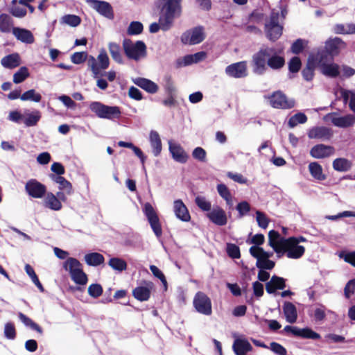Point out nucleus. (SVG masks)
<instances>
[{
	"instance_id": "8",
	"label": "nucleus",
	"mask_w": 355,
	"mask_h": 355,
	"mask_svg": "<svg viewBox=\"0 0 355 355\" xmlns=\"http://www.w3.org/2000/svg\"><path fill=\"white\" fill-rule=\"evenodd\" d=\"M270 105L277 109H291L295 107V101L293 98H288L281 91L273 92L270 96Z\"/></svg>"
},
{
	"instance_id": "51",
	"label": "nucleus",
	"mask_w": 355,
	"mask_h": 355,
	"mask_svg": "<svg viewBox=\"0 0 355 355\" xmlns=\"http://www.w3.org/2000/svg\"><path fill=\"white\" fill-rule=\"evenodd\" d=\"M12 3L13 6L10 9L11 15L18 18L24 17L27 13L26 8L17 6V0H12Z\"/></svg>"
},
{
	"instance_id": "52",
	"label": "nucleus",
	"mask_w": 355,
	"mask_h": 355,
	"mask_svg": "<svg viewBox=\"0 0 355 355\" xmlns=\"http://www.w3.org/2000/svg\"><path fill=\"white\" fill-rule=\"evenodd\" d=\"M143 30V24L140 21H134L130 24L127 29V33L129 35H137L141 33Z\"/></svg>"
},
{
	"instance_id": "34",
	"label": "nucleus",
	"mask_w": 355,
	"mask_h": 355,
	"mask_svg": "<svg viewBox=\"0 0 355 355\" xmlns=\"http://www.w3.org/2000/svg\"><path fill=\"white\" fill-rule=\"evenodd\" d=\"M321 73L329 78H336L340 74V67L336 63H327L320 67Z\"/></svg>"
},
{
	"instance_id": "38",
	"label": "nucleus",
	"mask_w": 355,
	"mask_h": 355,
	"mask_svg": "<svg viewBox=\"0 0 355 355\" xmlns=\"http://www.w3.org/2000/svg\"><path fill=\"white\" fill-rule=\"evenodd\" d=\"M18 318L19 320L27 327L31 328L32 330H34L39 334H42L43 331L42 329L32 319L28 318L27 315L24 314L21 312H19Z\"/></svg>"
},
{
	"instance_id": "63",
	"label": "nucleus",
	"mask_w": 355,
	"mask_h": 355,
	"mask_svg": "<svg viewBox=\"0 0 355 355\" xmlns=\"http://www.w3.org/2000/svg\"><path fill=\"white\" fill-rule=\"evenodd\" d=\"M256 215H257L256 219H257L258 225L263 229L267 228L268 223H269V220L268 219L266 216L263 212H261L260 211H257Z\"/></svg>"
},
{
	"instance_id": "10",
	"label": "nucleus",
	"mask_w": 355,
	"mask_h": 355,
	"mask_svg": "<svg viewBox=\"0 0 355 355\" xmlns=\"http://www.w3.org/2000/svg\"><path fill=\"white\" fill-rule=\"evenodd\" d=\"M193 303L198 313L205 315H210L212 313L211 301L205 293L198 292L194 296Z\"/></svg>"
},
{
	"instance_id": "7",
	"label": "nucleus",
	"mask_w": 355,
	"mask_h": 355,
	"mask_svg": "<svg viewBox=\"0 0 355 355\" xmlns=\"http://www.w3.org/2000/svg\"><path fill=\"white\" fill-rule=\"evenodd\" d=\"M205 38L204 27L198 26L184 32L180 40L184 44L195 45L202 42Z\"/></svg>"
},
{
	"instance_id": "26",
	"label": "nucleus",
	"mask_w": 355,
	"mask_h": 355,
	"mask_svg": "<svg viewBox=\"0 0 355 355\" xmlns=\"http://www.w3.org/2000/svg\"><path fill=\"white\" fill-rule=\"evenodd\" d=\"M41 112L35 110L30 112L29 110H25L24 112L23 123L26 127H33L37 124L41 119Z\"/></svg>"
},
{
	"instance_id": "48",
	"label": "nucleus",
	"mask_w": 355,
	"mask_h": 355,
	"mask_svg": "<svg viewBox=\"0 0 355 355\" xmlns=\"http://www.w3.org/2000/svg\"><path fill=\"white\" fill-rule=\"evenodd\" d=\"M70 275L71 279L77 284L85 285L87 282V277L83 269L76 270Z\"/></svg>"
},
{
	"instance_id": "44",
	"label": "nucleus",
	"mask_w": 355,
	"mask_h": 355,
	"mask_svg": "<svg viewBox=\"0 0 355 355\" xmlns=\"http://www.w3.org/2000/svg\"><path fill=\"white\" fill-rule=\"evenodd\" d=\"M108 265L113 270L122 272L125 270L127 268V263L126 261L119 257H112L108 261Z\"/></svg>"
},
{
	"instance_id": "35",
	"label": "nucleus",
	"mask_w": 355,
	"mask_h": 355,
	"mask_svg": "<svg viewBox=\"0 0 355 355\" xmlns=\"http://www.w3.org/2000/svg\"><path fill=\"white\" fill-rule=\"evenodd\" d=\"M333 168L339 172H346L351 169L352 162L346 158H336L332 163Z\"/></svg>"
},
{
	"instance_id": "58",
	"label": "nucleus",
	"mask_w": 355,
	"mask_h": 355,
	"mask_svg": "<svg viewBox=\"0 0 355 355\" xmlns=\"http://www.w3.org/2000/svg\"><path fill=\"white\" fill-rule=\"evenodd\" d=\"M206 155L207 153L202 147H196L192 152L193 157L200 162H206Z\"/></svg>"
},
{
	"instance_id": "5",
	"label": "nucleus",
	"mask_w": 355,
	"mask_h": 355,
	"mask_svg": "<svg viewBox=\"0 0 355 355\" xmlns=\"http://www.w3.org/2000/svg\"><path fill=\"white\" fill-rule=\"evenodd\" d=\"M279 12L272 10L269 19L265 23L266 36L272 42H275L282 35L283 26L279 24Z\"/></svg>"
},
{
	"instance_id": "15",
	"label": "nucleus",
	"mask_w": 355,
	"mask_h": 355,
	"mask_svg": "<svg viewBox=\"0 0 355 355\" xmlns=\"http://www.w3.org/2000/svg\"><path fill=\"white\" fill-rule=\"evenodd\" d=\"M207 216L210 221L218 226L225 225L227 223V217L225 211L218 206L213 208L207 213Z\"/></svg>"
},
{
	"instance_id": "60",
	"label": "nucleus",
	"mask_w": 355,
	"mask_h": 355,
	"mask_svg": "<svg viewBox=\"0 0 355 355\" xmlns=\"http://www.w3.org/2000/svg\"><path fill=\"white\" fill-rule=\"evenodd\" d=\"M87 58V52H76L71 56V60L73 64H80L83 63Z\"/></svg>"
},
{
	"instance_id": "64",
	"label": "nucleus",
	"mask_w": 355,
	"mask_h": 355,
	"mask_svg": "<svg viewBox=\"0 0 355 355\" xmlns=\"http://www.w3.org/2000/svg\"><path fill=\"white\" fill-rule=\"evenodd\" d=\"M217 191L219 196L224 200L229 197L232 196L228 187L223 183L218 184L216 187Z\"/></svg>"
},
{
	"instance_id": "62",
	"label": "nucleus",
	"mask_w": 355,
	"mask_h": 355,
	"mask_svg": "<svg viewBox=\"0 0 355 355\" xmlns=\"http://www.w3.org/2000/svg\"><path fill=\"white\" fill-rule=\"evenodd\" d=\"M277 355H287V351L284 347L276 342H272L268 347Z\"/></svg>"
},
{
	"instance_id": "13",
	"label": "nucleus",
	"mask_w": 355,
	"mask_h": 355,
	"mask_svg": "<svg viewBox=\"0 0 355 355\" xmlns=\"http://www.w3.org/2000/svg\"><path fill=\"white\" fill-rule=\"evenodd\" d=\"M86 1L100 15L109 19L114 18L113 8L108 2L101 0H87Z\"/></svg>"
},
{
	"instance_id": "36",
	"label": "nucleus",
	"mask_w": 355,
	"mask_h": 355,
	"mask_svg": "<svg viewBox=\"0 0 355 355\" xmlns=\"http://www.w3.org/2000/svg\"><path fill=\"white\" fill-rule=\"evenodd\" d=\"M108 48L112 59L119 64H123V60L120 45L115 42H110Z\"/></svg>"
},
{
	"instance_id": "61",
	"label": "nucleus",
	"mask_w": 355,
	"mask_h": 355,
	"mask_svg": "<svg viewBox=\"0 0 355 355\" xmlns=\"http://www.w3.org/2000/svg\"><path fill=\"white\" fill-rule=\"evenodd\" d=\"M103 293V288L98 284H92L88 288L89 295L94 298H96L101 295Z\"/></svg>"
},
{
	"instance_id": "33",
	"label": "nucleus",
	"mask_w": 355,
	"mask_h": 355,
	"mask_svg": "<svg viewBox=\"0 0 355 355\" xmlns=\"http://www.w3.org/2000/svg\"><path fill=\"white\" fill-rule=\"evenodd\" d=\"M149 139L153 153L155 157H157L162 151V141L158 132L151 130Z\"/></svg>"
},
{
	"instance_id": "39",
	"label": "nucleus",
	"mask_w": 355,
	"mask_h": 355,
	"mask_svg": "<svg viewBox=\"0 0 355 355\" xmlns=\"http://www.w3.org/2000/svg\"><path fill=\"white\" fill-rule=\"evenodd\" d=\"M13 26V20L8 15L2 13L0 15V31L8 33L11 31Z\"/></svg>"
},
{
	"instance_id": "47",
	"label": "nucleus",
	"mask_w": 355,
	"mask_h": 355,
	"mask_svg": "<svg viewBox=\"0 0 355 355\" xmlns=\"http://www.w3.org/2000/svg\"><path fill=\"white\" fill-rule=\"evenodd\" d=\"M30 76L28 69L26 67H21L13 75V82L19 84L24 81Z\"/></svg>"
},
{
	"instance_id": "19",
	"label": "nucleus",
	"mask_w": 355,
	"mask_h": 355,
	"mask_svg": "<svg viewBox=\"0 0 355 355\" xmlns=\"http://www.w3.org/2000/svg\"><path fill=\"white\" fill-rule=\"evenodd\" d=\"M168 146L170 153L175 161L182 164L187 162L189 156L180 144H173L169 141Z\"/></svg>"
},
{
	"instance_id": "43",
	"label": "nucleus",
	"mask_w": 355,
	"mask_h": 355,
	"mask_svg": "<svg viewBox=\"0 0 355 355\" xmlns=\"http://www.w3.org/2000/svg\"><path fill=\"white\" fill-rule=\"evenodd\" d=\"M316 65L312 61V58H308L306 67L302 71V75L304 80L311 81L314 76V71Z\"/></svg>"
},
{
	"instance_id": "57",
	"label": "nucleus",
	"mask_w": 355,
	"mask_h": 355,
	"mask_svg": "<svg viewBox=\"0 0 355 355\" xmlns=\"http://www.w3.org/2000/svg\"><path fill=\"white\" fill-rule=\"evenodd\" d=\"M226 251L230 257L232 259H239L241 257L240 248L234 243H227Z\"/></svg>"
},
{
	"instance_id": "37",
	"label": "nucleus",
	"mask_w": 355,
	"mask_h": 355,
	"mask_svg": "<svg viewBox=\"0 0 355 355\" xmlns=\"http://www.w3.org/2000/svg\"><path fill=\"white\" fill-rule=\"evenodd\" d=\"M104 257L98 252H91L85 254V261L87 265L97 266L104 262Z\"/></svg>"
},
{
	"instance_id": "3",
	"label": "nucleus",
	"mask_w": 355,
	"mask_h": 355,
	"mask_svg": "<svg viewBox=\"0 0 355 355\" xmlns=\"http://www.w3.org/2000/svg\"><path fill=\"white\" fill-rule=\"evenodd\" d=\"M89 110L100 119L114 121L121 116V108L118 106H110L99 101H92L89 105Z\"/></svg>"
},
{
	"instance_id": "29",
	"label": "nucleus",
	"mask_w": 355,
	"mask_h": 355,
	"mask_svg": "<svg viewBox=\"0 0 355 355\" xmlns=\"http://www.w3.org/2000/svg\"><path fill=\"white\" fill-rule=\"evenodd\" d=\"M249 252L252 257L257 259L256 266L260 270H272L275 267V263L273 261L258 257L254 248H250Z\"/></svg>"
},
{
	"instance_id": "56",
	"label": "nucleus",
	"mask_w": 355,
	"mask_h": 355,
	"mask_svg": "<svg viewBox=\"0 0 355 355\" xmlns=\"http://www.w3.org/2000/svg\"><path fill=\"white\" fill-rule=\"evenodd\" d=\"M4 336L8 340H14L16 338V329L12 322H8L4 326Z\"/></svg>"
},
{
	"instance_id": "18",
	"label": "nucleus",
	"mask_w": 355,
	"mask_h": 355,
	"mask_svg": "<svg viewBox=\"0 0 355 355\" xmlns=\"http://www.w3.org/2000/svg\"><path fill=\"white\" fill-rule=\"evenodd\" d=\"M335 149L331 146L324 144H317L314 146L310 150V155L316 159H322L333 155Z\"/></svg>"
},
{
	"instance_id": "23",
	"label": "nucleus",
	"mask_w": 355,
	"mask_h": 355,
	"mask_svg": "<svg viewBox=\"0 0 355 355\" xmlns=\"http://www.w3.org/2000/svg\"><path fill=\"white\" fill-rule=\"evenodd\" d=\"M132 82L150 94H155L159 89V87L155 83L145 78H132Z\"/></svg>"
},
{
	"instance_id": "49",
	"label": "nucleus",
	"mask_w": 355,
	"mask_h": 355,
	"mask_svg": "<svg viewBox=\"0 0 355 355\" xmlns=\"http://www.w3.org/2000/svg\"><path fill=\"white\" fill-rule=\"evenodd\" d=\"M42 99V96L40 94L36 92V91L33 89H29L25 92L21 96V101H31L35 103H39Z\"/></svg>"
},
{
	"instance_id": "9",
	"label": "nucleus",
	"mask_w": 355,
	"mask_h": 355,
	"mask_svg": "<svg viewBox=\"0 0 355 355\" xmlns=\"http://www.w3.org/2000/svg\"><path fill=\"white\" fill-rule=\"evenodd\" d=\"M143 211L155 236L157 238L160 237L162 234V230L158 216L153 207L150 203L146 202L143 207Z\"/></svg>"
},
{
	"instance_id": "1",
	"label": "nucleus",
	"mask_w": 355,
	"mask_h": 355,
	"mask_svg": "<svg viewBox=\"0 0 355 355\" xmlns=\"http://www.w3.org/2000/svg\"><path fill=\"white\" fill-rule=\"evenodd\" d=\"M252 71L257 75H263L268 67L279 70L285 64L284 57L277 54L275 48L263 46L252 56Z\"/></svg>"
},
{
	"instance_id": "40",
	"label": "nucleus",
	"mask_w": 355,
	"mask_h": 355,
	"mask_svg": "<svg viewBox=\"0 0 355 355\" xmlns=\"http://www.w3.org/2000/svg\"><path fill=\"white\" fill-rule=\"evenodd\" d=\"M287 239L282 236L280 234L275 230H270L268 233V244L271 248L274 245H284Z\"/></svg>"
},
{
	"instance_id": "11",
	"label": "nucleus",
	"mask_w": 355,
	"mask_h": 355,
	"mask_svg": "<svg viewBox=\"0 0 355 355\" xmlns=\"http://www.w3.org/2000/svg\"><path fill=\"white\" fill-rule=\"evenodd\" d=\"M26 193L34 198H42L46 193V187L35 179L28 180L25 185Z\"/></svg>"
},
{
	"instance_id": "4",
	"label": "nucleus",
	"mask_w": 355,
	"mask_h": 355,
	"mask_svg": "<svg viewBox=\"0 0 355 355\" xmlns=\"http://www.w3.org/2000/svg\"><path fill=\"white\" fill-rule=\"evenodd\" d=\"M123 48L128 58L138 61L146 56V45L143 41L137 40L132 42L130 39H124Z\"/></svg>"
},
{
	"instance_id": "17",
	"label": "nucleus",
	"mask_w": 355,
	"mask_h": 355,
	"mask_svg": "<svg viewBox=\"0 0 355 355\" xmlns=\"http://www.w3.org/2000/svg\"><path fill=\"white\" fill-rule=\"evenodd\" d=\"M332 135L331 129L325 126L314 127L308 132V137L310 139H317L322 141L329 140Z\"/></svg>"
},
{
	"instance_id": "16",
	"label": "nucleus",
	"mask_w": 355,
	"mask_h": 355,
	"mask_svg": "<svg viewBox=\"0 0 355 355\" xmlns=\"http://www.w3.org/2000/svg\"><path fill=\"white\" fill-rule=\"evenodd\" d=\"M293 239H287L284 244L287 250V257L289 259H297L303 256L305 252V248L302 245L297 244L293 242Z\"/></svg>"
},
{
	"instance_id": "59",
	"label": "nucleus",
	"mask_w": 355,
	"mask_h": 355,
	"mask_svg": "<svg viewBox=\"0 0 355 355\" xmlns=\"http://www.w3.org/2000/svg\"><path fill=\"white\" fill-rule=\"evenodd\" d=\"M302 62L299 57L292 58L288 62V69L291 73H297L301 68Z\"/></svg>"
},
{
	"instance_id": "6",
	"label": "nucleus",
	"mask_w": 355,
	"mask_h": 355,
	"mask_svg": "<svg viewBox=\"0 0 355 355\" xmlns=\"http://www.w3.org/2000/svg\"><path fill=\"white\" fill-rule=\"evenodd\" d=\"M88 64L93 73L94 78H97L101 73V70L107 69L110 65V59L105 49H101L97 59L93 56H90L88 60Z\"/></svg>"
},
{
	"instance_id": "32",
	"label": "nucleus",
	"mask_w": 355,
	"mask_h": 355,
	"mask_svg": "<svg viewBox=\"0 0 355 355\" xmlns=\"http://www.w3.org/2000/svg\"><path fill=\"white\" fill-rule=\"evenodd\" d=\"M45 195L44 200V205L45 207L53 211H59L62 209V203L55 194L49 192Z\"/></svg>"
},
{
	"instance_id": "21",
	"label": "nucleus",
	"mask_w": 355,
	"mask_h": 355,
	"mask_svg": "<svg viewBox=\"0 0 355 355\" xmlns=\"http://www.w3.org/2000/svg\"><path fill=\"white\" fill-rule=\"evenodd\" d=\"M334 56L324 47L318 49L316 53H311L308 58H312V61L317 66L320 67L333 58Z\"/></svg>"
},
{
	"instance_id": "30",
	"label": "nucleus",
	"mask_w": 355,
	"mask_h": 355,
	"mask_svg": "<svg viewBox=\"0 0 355 355\" xmlns=\"http://www.w3.org/2000/svg\"><path fill=\"white\" fill-rule=\"evenodd\" d=\"M1 65L6 69H14L21 64V59L19 53H14L4 56L1 60Z\"/></svg>"
},
{
	"instance_id": "55",
	"label": "nucleus",
	"mask_w": 355,
	"mask_h": 355,
	"mask_svg": "<svg viewBox=\"0 0 355 355\" xmlns=\"http://www.w3.org/2000/svg\"><path fill=\"white\" fill-rule=\"evenodd\" d=\"M236 209L238 211V218H241L246 216L251 209L250 205L245 200L241 201L236 206Z\"/></svg>"
},
{
	"instance_id": "12",
	"label": "nucleus",
	"mask_w": 355,
	"mask_h": 355,
	"mask_svg": "<svg viewBox=\"0 0 355 355\" xmlns=\"http://www.w3.org/2000/svg\"><path fill=\"white\" fill-rule=\"evenodd\" d=\"M225 73L229 77L234 78H243L248 76L247 62L241 61L231 64L226 67Z\"/></svg>"
},
{
	"instance_id": "28",
	"label": "nucleus",
	"mask_w": 355,
	"mask_h": 355,
	"mask_svg": "<svg viewBox=\"0 0 355 355\" xmlns=\"http://www.w3.org/2000/svg\"><path fill=\"white\" fill-rule=\"evenodd\" d=\"M345 46V42L339 37L329 39L325 42L324 48L332 56L339 53L340 50Z\"/></svg>"
},
{
	"instance_id": "24",
	"label": "nucleus",
	"mask_w": 355,
	"mask_h": 355,
	"mask_svg": "<svg viewBox=\"0 0 355 355\" xmlns=\"http://www.w3.org/2000/svg\"><path fill=\"white\" fill-rule=\"evenodd\" d=\"M282 309L286 322L291 324L295 323L297 319V311L295 304L285 301Z\"/></svg>"
},
{
	"instance_id": "27",
	"label": "nucleus",
	"mask_w": 355,
	"mask_h": 355,
	"mask_svg": "<svg viewBox=\"0 0 355 355\" xmlns=\"http://www.w3.org/2000/svg\"><path fill=\"white\" fill-rule=\"evenodd\" d=\"M152 287L153 284L150 282L146 286H137L133 289L132 295L139 301H147L150 298Z\"/></svg>"
},
{
	"instance_id": "45",
	"label": "nucleus",
	"mask_w": 355,
	"mask_h": 355,
	"mask_svg": "<svg viewBox=\"0 0 355 355\" xmlns=\"http://www.w3.org/2000/svg\"><path fill=\"white\" fill-rule=\"evenodd\" d=\"M63 268L68 270L71 275L73 271L82 269V265L76 258L69 257L64 263Z\"/></svg>"
},
{
	"instance_id": "31",
	"label": "nucleus",
	"mask_w": 355,
	"mask_h": 355,
	"mask_svg": "<svg viewBox=\"0 0 355 355\" xmlns=\"http://www.w3.org/2000/svg\"><path fill=\"white\" fill-rule=\"evenodd\" d=\"M49 177L53 182L58 184L60 190H64L68 195H71L73 193L71 183L64 177L54 174H50Z\"/></svg>"
},
{
	"instance_id": "54",
	"label": "nucleus",
	"mask_w": 355,
	"mask_h": 355,
	"mask_svg": "<svg viewBox=\"0 0 355 355\" xmlns=\"http://www.w3.org/2000/svg\"><path fill=\"white\" fill-rule=\"evenodd\" d=\"M61 22L72 27H76L80 24L81 19L78 16L75 15H66L62 17Z\"/></svg>"
},
{
	"instance_id": "42",
	"label": "nucleus",
	"mask_w": 355,
	"mask_h": 355,
	"mask_svg": "<svg viewBox=\"0 0 355 355\" xmlns=\"http://www.w3.org/2000/svg\"><path fill=\"white\" fill-rule=\"evenodd\" d=\"M311 175L318 180H324L326 176L322 173V168L318 162H311L309 165Z\"/></svg>"
},
{
	"instance_id": "2",
	"label": "nucleus",
	"mask_w": 355,
	"mask_h": 355,
	"mask_svg": "<svg viewBox=\"0 0 355 355\" xmlns=\"http://www.w3.org/2000/svg\"><path fill=\"white\" fill-rule=\"evenodd\" d=\"M182 0H168L163 6L160 21L164 31H168L173 26L174 20L181 15Z\"/></svg>"
},
{
	"instance_id": "50",
	"label": "nucleus",
	"mask_w": 355,
	"mask_h": 355,
	"mask_svg": "<svg viewBox=\"0 0 355 355\" xmlns=\"http://www.w3.org/2000/svg\"><path fill=\"white\" fill-rule=\"evenodd\" d=\"M309 42L304 39H297L291 45V50L293 53L298 55L308 45Z\"/></svg>"
},
{
	"instance_id": "20",
	"label": "nucleus",
	"mask_w": 355,
	"mask_h": 355,
	"mask_svg": "<svg viewBox=\"0 0 355 355\" xmlns=\"http://www.w3.org/2000/svg\"><path fill=\"white\" fill-rule=\"evenodd\" d=\"M12 33L16 39L22 43L31 44L35 42L33 34L28 29L19 27H13Z\"/></svg>"
},
{
	"instance_id": "46",
	"label": "nucleus",
	"mask_w": 355,
	"mask_h": 355,
	"mask_svg": "<svg viewBox=\"0 0 355 355\" xmlns=\"http://www.w3.org/2000/svg\"><path fill=\"white\" fill-rule=\"evenodd\" d=\"M307 116L302 112H298L292 116L288 122V125L293 128L298 124H303L307 121Z\"/></svg>"
},
{
	"instance_id": "22",
	"label": "nucleus",
	"mask_w": 355,
	"mask_h": 355,
	"mask_svg": "<svg viewBox=\"0 0 355 355\" xmlns=\"http://www.w3.org/2000/svg\"><path fill=\"white\" fill-rule=\"evenodd\" d=\"M173 211L175 216L182 221L188 222L191 219L190 214L182 200L174 201Z\"/></svg>"
},
{
	"instance_id": "53",
	"label": "nucleus",
	"mask_w": 355,
	"mask_h": 355,
	"mask_svg": "<svg viewBox=\"0 0 355 355\" xmlns=\"http://www.w3.org/2000/svg\"><path fill=\"white\" fill-rule=\"evenodd\" d=\"M196 205L204 211H210L211 209V204L205 196H198L195 198Z\"/></svg>"
},
{
	"instance_id": "41",
	"label": "nucleus",
	"mask_w": 355,
	"mask_h": 355,
	"mask_svg": "<svg viewBox=\"0 0 355 355\" xmlns=\"http://www.w3.org/2000/svg\"><path fill=\"white\" fill-rule=\"evenodd\" d=\"M297 337H300L305 339H312V340H318L320 338V335L317 332L313 331L309 327L300 329L297 327V330L296 331Z\"/></svg>"
},
{
	"instance_id": "14",
	"label": "nucleus",
	"mask_w": 355,
	"mask_h": 355,
	"mask_svg": "<svg viewBox=\"0 0 355 355\" xmlns=\"http://www.w3.org/2000/svg\"><path fill=\"white\" fill-rule=\"evenodd\" d=\"M328 116H331L332 124L338 128H347L353 126L355 123V116L352 114L337 116L336 112H331Z\"/></svg>"
},
{
	"instance_id": "25",
	"label": "nucleus",
	"mask_w": 355,
	"mask_h": 355,
	"mask_svg": "<svg viewBox=\"0 0 355 355\" xmlns=\"http://www.w3.org/2000/svg\"><path fill=\"white\" fill-rule=\"evenodd\" d=\"M232 348L236 355H246L252 349L251 344L247 340L241 338L234 340Z\"/></svg>"
}]
</instances>
